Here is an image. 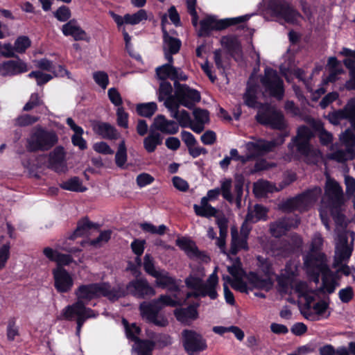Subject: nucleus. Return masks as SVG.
Instances as JSON below:
<instances>
[{
	"label": "nucleus",
	"instance_id": "45",
	"mask_svg": "<svg viewBox=\"0 0 355 355\" xmlns=\"http://www.w3.org/2000/svg\"><path fill=\"white\" fill-rule=\"evenodd\" d=\"M60 187L65 190L76 192H83L87 189L85 187L83 186L80 180L78 177H73L65 182H63L60 184Z\"/></svg>",
	"mask_w": 355,
	"mask_h": 355
},
{
	"label": "nucleus",
	"instance_id": "8",
	"mask_svg": "<svg viewBox=\"0 0 355 355\" xmlns=\"http://www.w3.org/2000/svg\"><path fill=\"white\" fill-rule=\"evenodd\" d=\"M77 302L82 304L88 303L93 299L105 297L111 302H114V286L107 282H98L80 285L75 291Z\"/></svg>",
	"mask_w": 355,
	"mask_h": 355
},
{
	"label": "nucleus",
	"instance_id": "51",
	"mask_svg": "<svg viewBox=\"0 0 355 355\" xmlns=\"http://www.w3.org/2000/svg\"><path fill=\"white\" fill-rule=\"evenodd\" d=\"M244 179L243 176H238L235 178L234 191L236 195V202L238 207H240L243 193Z\"/></svg>",
	"mask_w": 355,
	"mask_h": 355
},
{
	"label": "nucleus",
	"instance_id": "29",
	"mask_svg": "<svg viewBox=\"0 0 355 355\" xmlns=\"http://www.w3.org/2000/svg\"><path fill=\"white\" fill-rule=\"evenodd\" d=\"M62 33L65 36H71L74 40H86L87 35L86 32L78 24L75 19H71L64 24L62 27Z\"/></svg>",
	"mask_w": 355,
	"mask_h": 355
},
{
	"label": "nucleus",
	"instance_id": "35",
	"mask_svg": "<svg viewBox=\"0 0 355 355\" xmlns=\"http://www.w3.org/2000/svg\"><path fill=\"white\" fill-rule=\"evenodd\" d=\"M268 209L263 205L256 204L253 208L249 209L245 216L246 221L250 223H256L260 220H267Z\"/></svg>",
	"mask_w": 355,
	"mask_h": 355
},
{
	"label": "nucleus",
	"instance_id": "48",
	"mask_svg": "<svg viewBox=\"0 0 355 355\" xmlns=\"http://www.w3.org/2000/svg\"><path fill=\"white\" fill-rule=\"evenodd\" d=\"M122 323L125 329V334L127 337L132 340L135 343L137 342L138 340H140L137 335L140 333V328L136 325V324L132 323L131 325L128 324V322L125 319L122 320Z\"/></svg>",
	"mask_w": 355,
	"mask_h": 355
},
{
	"label": "nucleus",
	"instance_id": "25",
	"mask_svg": "<svg viewBox=\"0 0 355 355\" xmlns=\"http://www.w3.org/2000/svg\"><path fill=\"white\" fill-rule=\"evenodd\" d=\"M199 302H193L181 307L179 302V322L186 326L191 325L199 317Z\"/></svg>",
	"mask_w": 355,
	"mask_h": 355
},
{
	"label": "nucleus",
	"instance_id": "3",
	"mask_svg": "<svg viewBox=\"0 0 355 355\" xmlns=\"http://www.w3.org/2000/svg\"><path fill=\"white\" fill-rule=\"evenodd\" d=\"M313 137L312 130L306 125H301L297 128V135L292 139L288 148L297 159H303L308 164H317L321 157V151L313 148L311 139Z\"/></svg>",
	"mask_w": 355,
	"mask_h": 355
},
{
	"label": "nucleus",
	"instance_id": "62",
	"mask_svg": "<svg viewBox=\"0 0 355 355\" xmlns=\"http://www.w3.org/2000/svg\"><path fill=\"white\" fill-rule=\"evenodd\" d=\"M227 271L234 278L241 277L242 275L241 262L239 257H236L232 266H227Z\"/></svg>",
	"mask_w": 355,
	"mask_h": 355
},
{
	"label": "nucleus",
	"instance_id": "14",
	"mask_svg": "<svg viewBox=\"0 0 355 355\" xmlns=\"http://www.w3.org/2000/svg\"><path fill=\"white\" fill-rule=\"evenodd\" d=\"M63 318L68 320H73L76 316V335L79 336L81 328L88 318H95L97 315L93 310L87 308L85 304H82L80 302H76L71 305L66 306L62 310Z\"/></svg>",
	"mask_w": 355,
	"mask_h": 355
},
{
	"label": "nucleus",
	"instance_id": "46",
	"mask_svg": "<svg viewBox=\"0 0 355 355\" xmlns=\"http://www.w3.org/2000/svg\"><path fill=\"white\" fill-rule=\"evenodd\" d=\"M136 110L140 116L150 118L157 111V104L154 102L140 103L137 105Z\"/></svg>",
	"mask_w": 355,
	"mask_h": 355
},
{
	"label": "nucleus",
	"instance_id": "33",
	"mask_svg": "<svg viewBox=\"0 0 355 355\" xmlns=\"http://www.w3.org/2000/svg\"><path fill=\"white\" fill-rule=\"evenodd\" d=\"M209 200L205 197H202L200 200V204L193 205V210L196 216L205 218H211L216 216L218 210L209 203Z\"/></svg>",
	"mask_w": 355,
	"mask_h": 355
},
{
	"label": "nucleus",
	"instance_id": "19",
	"mask_svg": "<svg viewBox=\"0 0 355 355\" xmlns=\"http://www.w3.org/2000/svg\"><path fill=\"white\" fill-rule=\"evenodd\" d=\"M300 218L296 217H282L270 224V232L272 236L279 238L287 231L296 227L300 224Z\"/></svg>",
	"mask_w": 355,
	"mask_h": 355
},
{
	"label": "nucleus",
	"instance_id": "40",
	"mask_svg": "<svg viewBox=\"0 0 355 355\" xmlns=\"http://www.w3.org/2000/svg\"><path fill=\"white\" fill-rule=\"evenodd\" d=\"M168 24L166 15L162 17V30L163 32L164 46H169L173 52H178V40L169 35L166 30V24Z\"/></svg>",
	"mask_w": 355,
	"mask_h": 355
},
{
	"label": "nucleus",
	"instance_id": "61",
	"mask_svg": "<svg viewBox=\"0 0 355 355\" xmlns=\"http://www.w3.org/2000/svg\"><path fill=\"white\" fill-rule=\"evenodd\" d=\"M253 278L255 286L258 288L269 291L273 286V282L269 277H268V278L263 279L257 275H254Z\"/></svg>",
	"mask_w": 355,
	"mask_h": 355
},
{
	"label": "nucleus",
	"instance_id": "5",
	"mask_svg": "<svg viewBox=\"0 0 355 355\" xmlns=\"http://www.w3.org/2000/svg\"><path fill=\"white\" fill-rule=\"evenodd\" d=\"M309 267L305 268L308 277L310 280L315 284L320 282V276L322 277V284L320 287V291L323 293L331 294L334 293L336 288L340 285L337 283L332 275L329 272V266L327 261L320 259L318 264L312 265L311 260L307 261Z\"/></svg>",
	"mask_w": 355,
	"mask_h": 355
},
{
	"label": "nucleus",
	"instance_id": "53",
	"mask_svg": "<svg viewBox=\"0 0 355 355\" xmlns=\"http://www.w3.org/2000/svg\"><path fill=\"white\" fill-rule=\"evenodd\" d=\"M39 120V117L30 114H22L15 119V126L24 127L31 125Z\"/></svg>",
	"mask_w": 355,
	"mask_h": 355
},
{
	"label": "nucleus",
	"instance_id": "17",
	"mask_svg": "<svg viewBox=\"0 0 355 355\" xmlns=\"http://www.w3.org/2000/svg\"><path fill=\"white\" fill-rule=\"evenodd\" d=\"M182 336L183 346L189 355H194L207 347L206 340L194 330L184 329L182 332Z\"/></svg>",
	"mask_w": 355,
	"mask_h": 355
},
{
	"label": "nucleus",
	"instance_id": "63",
	"mask_svg": "<svg viewBox=\"0 0 355 355\" xmlns=\"http://www.w3.org/2000/svg\"><path fill=\"white\" fill-rule=\"evenodd\" d=\"M354 293L353 288L348 286L338 291V297L343 303H349L354 297Z\"/></svg>",
	"mask_w": 355,
	"mask_h": 355
},
{
	"label": "nucleus",
	"instance_id": "41",
	"mask_svg": "<svg viewBox=\"0 0 355 355\" xmlns=\"http://www.w3.org/2000/svg\"><path fill=\"white\" fill-rule=\"evenodd\" d=\"M218 284V277L216 271L213 272L208 277L207 282L204 283V289L208 294L211 300H216L218 297L216 286Z\"/></svg>",
	"mask_w": 355,
	"mask_h": 355
},
{
	"label": "nucleus",
	"instance_id": "10",
	"mask_svg": "<svg viewBox=\"0 0 355 355\" xmlns=\"http://www.w3.org/2000/svg\"><path fill=\"white\" fill-rule=\"evenodd\" d=\"M261 83L265 92L277 100H282L284 96V81L277 71L269 67L264 69V75L261 77Z\"/></svg>",
	"mask_w": 355,
	"mask_h": 355
},
{
	"label": "nucleus",
	"instance_id": "26",
	"mask_svg": "<svg viewBox=\"0 0 355 355\" xmlns=\"http://www.w3.org/2000/svg\"><path fill=\"white\" fill-rule=\"evenodd\" d=\"M65 153L62 146L56 147L49 154L48 167L57 173L65 172L67 165L64 160Z\"/></svg>",
	"mask_w": 355,
	"mask_h": 355
},
{
	"label": "nucleus",
	"instance_id": "15",
	"mask_svg": "<svg viewBox=\"0 0 355 355\" xmlns=\"http://www.w3.org/2000/svg\"><path fill=\"white\" fill-rule=\"evenodd\" d=\"M266 13L277 19L291 23H293L297 17V12L286 0H268Z\"/></svg>",
	"mask_w": 355,
	"mask_h": 355
},
{
	"label": "nucleus",
	"instance_id": "4",
	"mask_svg": "<svg viewBox=\"0 0 355 355\" xmlns=\"http://www.w3.org/2000/svg\"><path fill=\"white\" fill-rule=\"evenodd\" d=\"M177 304L175 295L171 296L166 293L161 295L157 299L144 301L139 304L140 315L143 320L158 327H165L168 320L160 313L165 306H175Z\"/></svg>",
	"mask_w": 355,
	"mask_h": 355
},
{
	"label": "nucleus",
	"instance_id": "22",
	"mask_svg": "<svg viewBox=\"0 0 355 355\" xmlns=\"http://www.w3.org/2000/svg\"><path fill=\"white\" fill-rule=\"evenodd\" d=\"M232 179L224 178L220 180V187L209 190L205 197L209 201H214L217 200L218 196L221 194L225 200L230 203H232L234 200V198L232 193Z\"/></svg>",
	"mask_w": 355,
	"mask_h": 355
},
{
	"label": "nucleus",
	"instance_id": "27",
	"mask_svg": "<svg viewBox=\"0 0 355 355\" xmlns=\"http://www.w3.org/2000/svg\"><path fill=\"white\" fill-rule=\"evenodd\" d=\"M259 88V86L258 83L252 76L250 77L247 83L245 92L243 96L244 104L248 107H258L259 102L257 101V94Z\"/></svg>",
	"mask_w": 355,
	"mask_h": 355
},
{
	"label": "nucleus",
	"instance_id": "30",
	"mask_svg": "<svg viewBox=\"0 0 355 355\" xmlns=\"http://www.w3.org/2000/svg\"><path fill=\"white\" fill-rule=\"evenodd\" d=\"M155 278L156 279V284L158 286L167 288L168 291L172 293L169 295L171 296L175 295V297L177 298L178 286L176 285L175 279L168 276V272L164 270H160ZM176 301L178 302L177 299Z\"/></svg>",
	"mask_w": 355,
	"mask_h": 355
},
{
	"label": "nucleus",
	"instance_id": "42",
	"mask_svg": "<svg viewBox=\"0 0 355 355\" xmlns=\"http://www.w3.org/2000/svg\"><path fill=\"white\" fill-rule=\"evenodd\" d=\"M98 225L93 223L89 221L87 218H84L78 222L77 227L69 239H74L75 237L81 236L87 234V231L92 228H98Z\"/></svg>",
	"mask_w": 355,
	"mask_h": 355
},
{
	"label": "nucleus",
	"instance_id": "54",
	"mask_svg": "<svg viewBox=\"0 0 355 355\" xmlns=\"http://www.w3.org/2000/svg\"><path fill=\"white\" fill-rule=\"evenodd\" d=\"M111 234L112 231L110 230L103 231L100 233V235L96 239L89 240L87 243H88L90 245L99 248L103 243H107L110 239Z\"/></svg>",
	"mask_w": 355,
	"mask_h": 355
},
{
	"label": "nucleus",
	"instance_id": "16",
	"mask_svg": "<svg viewBox=\"0 0 355 355\" xmlns=\"http://www.w3.org/2000/svg\"><path fill=\"white\" fill-rule=\"evenodd\" d=\"M326 118L334 125L345 126L349 123L353 128L355 121V97L349 99L343 108L329 112Z\"/></svg>",
	"mask_w": 355,
	"mask_h": 355
},
{
	"label": "nucleus",
	"instance_id": "59",
	"mask_svg": "<svg viewBox=\"0 0 355 355\" xmlns=\"http://www.w3.org/2000/svg\"><path fill=\"white\" fill-rule=\"evenodd\" d=\"M144 270H146V272L154 277L156 275H157L158 272L160 271V270H156V268L154 266L153 259L148 254H146L144 256Z\"/></svg>",
	"mask_w": 355,
	"mask_h": 355
},
{
	"label": "nucleus",
	"instance_id": "38",
	"mask_svg": "<svg viewBox=\"0 0 355 355\" xmlns=\"http://www.w3.org/2000/svg\"><path fill=\"white\" fill-rule=\"evenodd\" d=\"M154 344L147 339L138 340L132 346V355H153Z\"/></svg>",
	"mask_w": 355,
	"mask_h": 355
},
{
	"label": "nucleus",
	"instance_id": "56",
	"mask_svg": "<svg viewBox=\"0 0 355 355\" xmlns=\"http://www.w3.org/2000/svg\"><path fill=\"white\" fill-rule=\"evenodd\" d=\"M93 79L103 89H105L109 84V77L106 72L98 71L93 73Z\"/></svg>",
	"mask_w": 355,
	"mask_h": 355
},
{
	"label": "nucleus",
	"instance_id": "11",
	"mask_svg": "<svg viewBox=\"0 0 355 355\" xmlns=\"http://www.w3.org/2000/svg\"><path fill=\"white\" fill-rule=\"evenodd\" d=\"M340 142L345 146V149H338L328 155L330 159L338 162H344L355 159V135L347 128L340 135Z\"/></svg>",
	"mask_w": 355,
	"mask_h": 355
},
{
	"label": "nucleus",
	"instance_id": "7",
	"mask_svg": "<svg viewBox=\"0 0 355 355\" xmlns=\"http://www.w3.org/2000/svg\"><path fill=\"white\" fill-rule=\"evenodd\" d=\"M322 191L320 187L315 186L308 189L295 197L291 198L282 202L279 208L285 212L308 210L322 196Z\"/></svg>",
	"mask_w": 355,
	"mask_h": 355
},
{
	"label": "nucleus",
	"instance_id": "43",
	"mask_svg": "<svg viewBox=\"0 0 355 355\" xmlns=\"http://www.w3.org/2000/svg\"><path fill=\"white\" fill-rule=\"evenodd\" d=\"M215 17L209 16L200 21L198 36H209L212 31L215 30Z\"/></svg>",
	"mask_w": 355,
	"mask_h": 355
},
{
	"label": "nucleus",
	"instance_id": "47",
	"mask_svg": "<svg viewBox=\"0 0 355 355\" xmlns=\"http://www.w3.org/2000/svg\"><path fill=\"white\" fill-rule=\"evenodd\" d=\"M148 18L147 12L145 10L140 9L134 14L125 15V23L126 24L136 25Z\"/></svg>",
	"mask_w": 355,
	"mask_h": 355
},
{
	"label": "nucleus",
	"instance_id": "37",
	"mask_svg": "<svg viewBox=\"0 0 355 355\" xmlns=\"http://www.w3.org/2000/svg\"><path fill=\"white\" fill-rule=\"evenodd\" d=\"M163 137L160 133L155 132L149 128V135L144 139V148L148 153H153L155 150L157 146L162 144Z\"/></svg>",
	"mask_w": 355,
	"mask_h": 355
},
{
	"label": "nucleus",
	"instance_id": "2",
	"mask_svg": "<svg viewBox=\"0 0 355 355\" xmlns=\"http://www.w3.org/2000/svg\"><path fill=\"white\" fill-rule=\"evenodd\" d=\"M168 62L155 69L158 79L162 80L159 89V100L165 99L164 105L171 112L172 116L178 119V69L173 66V52L169 46H163Z\"/></svg>",
	"mask_w": 355,
	"mask_h": 355
},
{
	"label": "nucleus",
	"instance_id": "57",
	"mask_svg": "<svg viewBox=\"0 0 355 355\" xmlns=\"http://www.w3.org/2000/svg\"><path fill=\"white\" fill-rule=\"evenodd\" d=\"M31 42L27 36H20L15 42L14 49L16 52L22 53L31 46Z\"/></svg>",
	"mask_w": 355,
	"mask_h": 355
},
{
	"label": "nucleus",
	"instance_id": "44",
	"mask_svg": "<svg viewBox=\"0 0 355 355\" xmlns=\"http://www.w3.org/2000/svg\"><path fill=\"white\" fill-rule=\"evenodd\" d=\"M318 138L321 145L324 146H328L331 145L330 150L334 152L336 150L339 146L338 143L333 144L334 137L333 135L326 130L324 128H322L318 132Z\"/></svg>",
	"mask_w": 355,
	"mask_h": 355
},
{
	"label": "nucleus",
	"instance_id": "58",
	"mask_svg": "<svg viewBox=\"0 0 355 355\" xmlns=\"http://www.w3.org/2000/svg\"><path fill=\"white\" fill-rule=\"evenodd\" d=\"M127 159L126 148L125 141H122L115 155V162L118 166L121 167L125 163Z\"/></svg>",
	"mask_w": 355,
	"mask_h": 355
},
{
	"label": "nucleus",
	"instance_id": "24",
	"mask_svg": "<svg viewBox=\"0 0 355 355\" xmlns=\"http://www.w3.org/2000/svg\"><path fill=\"white\" fill-rule=\"evenodd\" d=\"M28 71L26 64L20 59L10 60L0 63V76H12Z\"/></svg>",
	"mask_w": 355,
	"mask_h": 355
},
{
	"label": "nucleus",
	"instance_id": "39",
	"mask_svg": "<svg viewBox=\"0 0 355 355\" xmlns=\"http://www.w3.org/2000/svg\"><path fill=\"white\" fill-rule=\"evenodd\" d=\"M179 248L184 250L186 254L191 259L198 258L200 252L196 243L187 238H179Z\"/></svg>",
	"mask_w": 355,
	"mask_h": 355
},
{
	"label": "nucleus",
	"instance_id": "23",
	"mask_svg": "<svg viewBox=\"0 0 355 355\" xmlns=\"http://www.w3.org/2000/svg\"><path fill=\"white\" fill-rule=\"evenodd\" d=\"M329 303L324 300H320L315 303L311 309H302L301 313L304 317L311 321L319 320L321 318H328L330 312H327Z\"/></svg>",
	"mask_w": 355,
	"mask_h": 355
},
{
	"label": "nucleus",
	"instance_id": "20",
	"mask_svg": "<svg viewBox=\"0 0 355 355\" xmlns=\"http://www.w3.org/2000/svg\"><path fill=\"white\" fill-rule=\"evenodd\" d=\"M200 99V94L197 89L179 83V106L183 105L193 109Z\"/></svg>",
	"mask_w": 355,
	"mask_h": 355
},
{
	"label": "nucleus",
	"instance_id": "21",
	"mask_svg": "<svg viewBox=\"0 0 355 355\" xmlns=\"http://www.w3.org/2000/svg\"><path fill=\"white\" fill-rule=\"evenodd\" d=\"M53 275L54 286L59 293H67L71 289L73 278L64 268L56 267L53 270Z\"/></svg>",
	"mask_w": 355,
	"mask_h": 355
},
{
	"label": "nucleus",
	"instance_id": "49",
	"mask_svg": "<svg viewBox=\"0 0 355 355\" xmlns=\"http://www.w3.org/2000/svg\"><path fill=\"white\" fill-rule=\"evenodd\" d=\"M139 226L144 232L152 234L163 235L167 230V227L164 225L155 226L150 223H142Z\"/></svg>",
	"mask_w": 355,
	"mask_h": 355
},
{
	"label": "nucleus",
	"instance_id": "64",
	"mask_svg": "<svg viewBox=\"0 0 355 355\" xmlns=\"http://www.w3.org/2000/svg\"><path fill=\"white\" fill-rule=\"evenodd\" d=\"M185 284L188 288L193 290L204 288V282L202 279L198 277L190 275L186 278Z\"/></svg>",
	"mask_w": 355,
	"mask_h": 355
},
{
	"label": "nucleus",
	"instance_id": "31",
	"mask_svg": "<svg viewBox=\"0 0 355 355\" xmlns=\"http://www.w3.org/2000/svg\"><path fill=\"white\" fill-rule=\"evenodd\" d=\"M193 131L198 134L201 133L205 129V125L209 121V112L205 109L193 107Z\"/></svg>",
	"mask_w": 355,
	"mask_h": 355
},
{
	"label": "nucleus",
	"instance_id": "60",
	"mask_svg": "<svg viewBox=\"0 0 355 355\" xmlns=\"http://www.w3.org/2000/svg\"><path fill=\"white\" fill-rule=\"evenodd\" d=\"M43 104L42 100H41L37 93H33L31 95L28 101L25 104L23 107V111L28 112L33 108L40 106Z\"/></svg>",
	"mask_w": 355,
	"mask_h": 355
},
{
	"label": "nucleus",
	"instance_id": "13",
	"mask_svg": "<svg viewBox=\"0 0 355 355\" xmlns=\"http://www.w3.org/2000/svg\"><path fill=\"white\" fill-rule=\"evenodd\" d=\"M284 141V138L283 136H280L279 138L274 139L270 141L261 138H253V141H248L245 144L249 160L263 156L273 151L277 146L281 145Z\"/></svg>",
	"mask_w": 355,
	"mask_h": 355
},
{
	"label": "nucleus",
	"instance_id": "12",
	"mask_svg": "<svg viewBox=\"0 0 355 355\" xmlns=\"http://www.w3.org/2000/svg\"><path fill=\"white\" fill-rule=\"evenodd\" d=\"M255 119L259 123L274 130H282L286 126L282 112L268 105H261L259 107Z\"/></svg>",
	"mask_w": 355,
	"mask_h": 355
},
{
	"label": "nucleus",
	"instance_id": "9",
	"mask_svg": "<svg viewBox=\"0 0 355 355\" xmlns=\"http://www.w3.org/2000/svg\"><path fill=\"white\" fill-rule=\"evenodd\" d=\"M58 142V137L53 131H47L41 127H36L31 132L26 139V149L28 152L46 151Z\"/></svg>",
	"mask_w": 355,
	"mask_h": 355
},
{
	"label": "nucleus",
	"instance_id": "34",
	"mask_svg": "<svg viewBox=\"0 0 355 355\" xmlns=\"http://www.w3.org/2000/svg\"><path fill=\"white\" fill-rule=\"evenodd\" d=\"M93 130L96 134L105 139H114L118 137L116 129L108 123L94 122Z\"/></svg>",
	"mask_w": 355,
	"mask_h": 355
},
{
	"label": "nucleus",
	"instance_id": "32",
	"mask_svg": "<svg viewBox=\"0 0 355 355\" xmlns=\"http://www.w3.org/2000/svg\"><path fill=\"white\" fill-rule=\"evenodd\" d=\"M231 236L232 240L230 254L236 255L241 250L246 251L249 250L248 243V239L239 235L236 228L231 229Z\"/></svg>",
	"mask_w": 355,
	"mask_h": 355
},
{
	"label": "nucleus",
	"instance_id": "55",
	"mask_svg": "<svg viewBox=\"0 0 355 355\" xmlns=\"http://www.w3.org/2000/svg\"><path fill=\"white\" fill-rule=\"evenodd\" d=\"M179 126L189 128L193 130V121L189 112L184 110H179Z\"/></svg>",
	"mask_w": 355,
	"mask_h": 355
},
{
	"label": "nucleus",
	"instance_id": "36",
	"mask_svg": "<svg viewBox=\"0 0 355 355\" xmlns=\"http://www.w3.org/2000/svg\"><path fill=\"white\" fill-rule=\"evenodd\" d=\"M254 14L252 15H245L236 17L232 18H225L222 19H215V31H221L224 30L231 26L243 23L251 17Z\"/></svg>",
	"mask_w": 355,
	"mask_h": 355
},
{
	"label": "nucleus",
	"instance_id": "6",
	"mask_svg": "<svg viewBox=\"0 0 355 355\" xmlns=\"http://www.w3.org/2000/svg\"><path fill=\"white\" fill-rule=\"evenodd\" d=\"M114 302L128 295L138 299L151 297L156 294L154 288L143 277L130 281L126 286L117 284L114 286Z\"/></svg>",
	"mask_w": 355,
	"mask_h": 355
},
{
	"label": "nucleus",
	"instance_id": "52",
	"mask_svg": "<svg viewBox=\"0 0 355 355\" xmlns=\"http://www.w3.org/2000/svg\"><path fill=\"white\" fill-rule=\"evenodd\" d=\"M254 191L257 195L263 196L272 191V185L269 181L259 180L254 183Z\"/></svg>",
	"mask_w": 355,
	"mask_h": 355
},
{
	"label": "nucleus",
	"instance_id": "18",
	"mask_svg": "<svg viewBox=\"0 0 355 355\" xmlns=\"http://www.w3.org/2000/svg\"><path fill=\"white\" fill-rule=\"evenodd\" d=\"M323 245V238L320 233H315L312 239L309 252L304 257V268L309 267L307 261L311 260L312 265L318 264L320 259L327 261L325 254L321 252Z\"/></svg>",
	"mask_w": 355,
	"mask_h": 355
},
{
	"label": "nucleus",
	"instance_id": "28",
	"mask_svg": "<svg viewBox=\"0 0 355 355\" xmlns=\"http://www.w3.org/2000/svg\"><path fill=\"white\" fill-rule=\"evenodd\" d=\"M150 128L155 132L160 131L164 134H174L178 130L177 123L174 121L168 120L162 114H159L155 117Z\"/></svg>",
	"mask_w": 355,
	"mask_h": 355
},
{
	"label": "nucleus",
	"instance_id": "50",
	"mask_svg": "<svg viewBox=\"0 0 355 355\" xmlns=\"http://www.w3.org/2000/svg\"><path fill=\"white\" fill-rule=\"evenodd\" d=\"M151 343L155 347L162 349L171 343V338L166 334H158L157 336H150Z\"/></svg>",
	"mask_w": 355,
	"mask_h": 355
},
{
	"label": "nucleus",
	"instance_id": "1",
	"mask_svg": "<svg viewBox=\"0 0 355 355\" xmlns=\"http://www.w3.org/2000/svg\"><path fill=\"white\" fill-rule=\"evenodd\" d=\"M345 200L342 187L334 180H327L321 200L319 214L327 230H331L329 215L335 224V262L342 275L352 276L355 281V267L347 264L353 250L355 232L347 230L350 222L345 216Z\"/></svg>",
	"mask_w": 355,
	"mask_h": 355
}]
</instances>
